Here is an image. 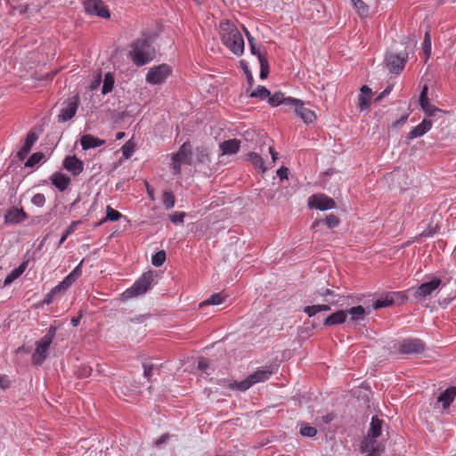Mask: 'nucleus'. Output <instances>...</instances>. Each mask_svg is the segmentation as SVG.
<instances>
[{"instance_id":"obj_1","label":"nucleus","mask_w":456,"mask_h":456,"mask_svg":"<svg viewBox=\"0 0 456 456\" xmlns=\"http://www.w3.org/2000/svg\"><path fill=\"white\" fill-rule=\"evenodd\" d=\"M384 421L378 416H373L370 424L367 436L362 442L361 449L362 452H366V456H381L385 450L383 443H379L376 438L382 434V427Z\"/></svg>"},{"instance_id":"obj_2","label":"nucleus","mask_w":456,"mask_h":456,"mask_svg":"<svg viewBox=\"0 0 456 456\" xmlns=\"http://www.w3.org/2000/svg\"><path fill=\"white\" fill-rule=\"evenodd\" d=\"M219 27L222 43L235 55H242L244 39L237 27L228 20L221 21Z\"/></svg>"},{"instance_id":"obj_3","label":"nucleus","mask_w":456,"mask_h":456,"mask_svg":"<svg viewBox=\"0 0 456 456\" xmlns=\"http://www.w3.org/2000/svg\"><path fill=\"white\" fill-rule=\"evenodd\" d=\"M132 47L129 54L137 67H142L155 58V48L151 45V37L145 33L133 44Z\"/></svg>"},{"instance_id":"obj_4","label":"nucleus","mask_w":456,"mask_h":456,"mask_svg":"<svg viewBox=\"0 0 456 456\" xmlns=\"http://www.w3.org/2000/svg\"><path fill=\"white\" fill-rule=\"evenodd\" d=\"M157 277L158 274L155 271H149L142 273V275L134 283V285L124 292V297L126 298H131L143 295L151 288L153 284L157 283L155 281Z\"/></svg>"},{"instance_id":"obj_5","label":"nucleus","mask_w":456,"mask_h":456,"mask_svg":"<svg viewBox=\"0 0 456 456\" xmlns=\"http://www.w3.org/2000/svg\"><path fill=\"white\" fill-rule=\"evenodd\" d=\"M57 328L51 325L47 333L38 341L36 342V350L32 354V363L41 365L47 357V351L55 338Z\"/></svg>"},{"instance_id":"obj_6","label":"nucleus","mask_w":456,"mask_h":456,"mask_svg":"<svg viewBox=\"0 0 456 456\" xmlns=\"http://www.w3.org/2000/svg\"><path fill=\"white\" fill-rule=\"evenodd\" d=\"M192 164V151L189 142H185L179 148L178 151L172 155L171 169L175 175L181 174L182 165Z\"/></svg>"},{"instance_id":"obj_7","label":"nucleus","mask_w":456,"mask_h":456,"mask_svg":"<svg viewBox=\"0 0 456 456\" xmlns=\"http://www.w3.org/2000/svg\"><path fill=\"white\" fill-rule=\"evenodd\" d=\"M441 284V279L434 277L431 281L424 282L415 289H409V292L415 299L422 300L432 295V293L438 289Z\"/></svg>"},{"instance_id":"obj_8","label":"nucleus","mask_w":456,"mask_h":456,"mask_svg":"<svg viewBox=\"0 0 456 456\" xmlns=\"http://www.w3.org/2000/svg\"><path fill=\"white\" fill-rule=\"evenodd\" d=\"M171 68L167 64H160L149 69L146 75V82L151 85H160L165 82L171 74Z\"/></svg>"},{"instance_id":"obj_9","label":"nucleus","mask_w":456,"mask_h":456,"mask_svg":"<svg viewBox=\"0 0 456 456\" xmlns=\"http://www.w3.org/2000/svg\"><path fill=\"white\" fill-rule=\"evenodd\" d=\"M79 105V97L75 95L68 98L62 102V107L58 115V121L61 123L70 120L77 113Z\"/></svg>"},{"instance_id":"obj_10","label":"nucleus","mask_w":456,"mask_h":456,"mask_svg":"<svg viewBox=\"0 0 456 456\" xmlns=\"http://www.w3.org/2000/svg\"><path fill=\"white\" fill-rule=\"evenodd\" d=\"M408 60V53L401 52L399 53H389L386 55V64L391 73L399 74L403 69Z\"/></svg>"},{"instance_id":"obj_11","label":"nucleus","mask_w":456,"mask_h":456,"mask_svg":"<svg viewBox=\"0 0 456 456\" xmlns=\"http://www.w3.org/2000/svg\"><path fill=\"white\" fill-rule=\"evenodd\" d=\"M85 11L87 14L109 18L110 16L106 5L101 0H86L84 2Z\"/></svg>"},{"instance_id":"obj_12","label":"nucleus","mask_w":456,"mask_h":456,"mask_svg":"<svg viewBox=\"0 0 456 456\" xmlns=\"http://www.w3.org/2000/svg\"><path fill=\"white\" fill-rule=\"evenodd\" d=\"M308 205L311 208L324 211L332 209L336 207L333 199L326 196L325 194H314L308 199Z\"/></svg>"},{"instance_id":"obj_13","label":"nucleus","mask_w":456,"mask_h":456,"mask_svg":"<svg viewBox=\"0 0 456 456\" xmlns=\"http://www.w3.org/2000/svg\"><path fill=\"white\" fill-rule=\"evenodd\" d=\"M425 350V344L419 338H407L403 340L398 351L401 354H420Z\"/></svg>"},{"instance_id":"obj_14","label":"nucleus","mask_w":456,"mask_h":456,"mask_svg":"<svg viewBox=\"0 0 456 456\" xmlns=\"http://www.w3.org/2000/svg\"><path fill=\"white\" fill-rule=\"evenodd\" d=\"M62 167L72 175L77 176L84 170V162L76 155L66 156L62 162Z\"/></svg>"},{"instance_id":"obj_15","label":"nucleus","mask_w":456,"mask_h":456,"mask_svg":"<svg viewBox=\"0 0 456 456\" xmlns=\"http://www.w3.org/2000/svg\"><path fill=\"white\" fill-rule=\"evenodd\" d=\"M27 218L28 215L23 208L12 207L4 215V223L6 224H16L25 221Z\"/></svg>"},{"instance_id":"obj_16","label":"nucleus","mask_w":456,"mask_h":456,"mask_svg":"<svg viewBox=\"0 0 456 456\" xmlns=\"http://www.w3.org/2000/svg\"><path fill=\"white\" fill-rule=\"evenodd\" d=\"M291 106L295 107L297 115L299 116L305 123H313L315 120L316 115L314 111L305 108L301 100H298L297 103L291 104Z\"/></svg>"},{"instance_id":"obj_17","label":"nucleus","mask_w":456,"mask_h":456,"mask_svg":"<svg viewBox=\"0 0 456 456\" xmlns=\"http://www.w3.org/2000/svg\"><path fill=\"white\" fill-rule=\"evenodd\" d=\"M431 127L432 122L428 119H423L419 125L411 129L408 134L406 137V143L409 144L411 140L424 135L431 129Z\"/></svg>"},{"instance_id":"obj_18","label":"nucleus","mask_w":456,"mask_h":456,"mask_svg":"<svg viewBox=\"0 0 456 456\" xmlns=\"http://www.w3.org/2000/svg\"><path fill=\"white\" fill-rule=\"evenodd\" d=\"M269 105L272 107H277L281 104L290 105L293 103H297L298 99L292 97H285L281 92H276L273 94H270L267 100Z\"/></svg>"},{"instance_id":"obj_19","label":"nucleus","mask_w":456,"mask_h":456,"mask_svg":"<svg viewBox=\"0 0 456 456\" xmlns=\"http://www.w3.org/2000/svg\"><path fill=\"white\" fill-rule=\"evenodd\" d=\"M37 138V134L35 132L30 131L28 133L24 145L17 153L19 159L23 160L27 158Z\"/></svg>"},{"instance_id":"obj_20","label":"nucleus","mask_w":456,"mask_h":456,"mask_svg":"<svg viewBox=\"0 0 456 456\" xmlns=\"http://www.w3.org/2000/svg\"><path fill=\"white\" fill-rule=\"evenodd\" d=\"M51 183L60 191H64L71 183V179L65 174L56 172L51 176Z\"/></svg>"},{"instance_id":"obj_21","label":"nucleus","mask_w":456,"mask_h":456,"mask_svg":"<svg viewBox=\"0 0 456 456\" xmlns=\"http://www.w3.org/2000/svg\"><path fill=\"white\" fill-rule=\"evenodd\" d=\"M320 295L325 297V302L332 305L344 306L346 305V297L344 296L337 295L331 289H326Z\"/></svg>"},{"instance_id":"obj_22","label":"nucleus","mask_w":456,"mask_h":456,"mask_svg":"<svg viewBox=\"0 0 456 456\" xmlns=\"http://www.w3.org/2000/svg\"><path fill=\"white\" fill-rule=\"evenodd\" d=\"M80 143L83 148V150L86 151L89 149L97 148L100 146H102L106 143L105 140L99 139L97 137H94L92 134H85L80 139Z\"/></svg>"},{"instance_id":"obj_23","label":"nucleus","mask_w":456,"mask_h":456,"mask_svg":"<svg viewBox=\"0 0 456 456\" xmlns=\"http://www.w3.org/2000/svg\"><path fill=\"white\" fill-rule=\"evenodd\" d=\"M456 396V387H449L437 397V402L442 403L443 408H448Z\"/></svg>"},{"instance_id":"obj_24","label":"nucleus","mask_w":456,"mask_h":456,"mask_svg":"<svg viewBox=\"0 0 456 456\" xmlns=\"http://www.w3.org/2000/svg\"><path fill=\"white\" fill-rule=\"evenodd\" d=\"M28 260L23 261L17 268L13 269L4 279L3 287L11 285L16 279H18L27 269Z\"/></svg>"},{"instance_id":"obj_25","label":"nucleus","mask_w":456,"mask_h":456,"mask_svg":"<svg viewBox=\"0 0 456 456\" xmlns=\"http://www.w3.org/2000/svg\"><path fill=\"white\" fill-rule=\"evenodd\" d=\"M346 320V312L344 310L337 311L330 315H329L323 321V325L325 326H333L338 324H342Z\"/></svg>"},{"instance_id":"obj_26","label":"nucleus","mask_w":456,"mask_h":456,"mask_svg":"<svg viewBox=\"0 0 456 456\" xmlns=\"http://www.w3.org/2000/svg\"><path fill=\"white\" fill-rule=\"evenodd\" d=\"M240 142L236 139L227 140L220 143V150L223 154H235L240 150Z\"/></svg>"},{"instance_id":"obj_27","label":"nucleus","mask_w":456,"mask_h":456,"mask_svg":"<svg viewBox=\"0 0 456 456\" xmlns=\"http://www.w3.org/2000/svg\"><path fill=\"white\" fill-rule=\"evenodd\" d=\"M361 93L358 96L359 108L361 110L367 109L370 104L371 89L367 86H362L360 89Z\"/></svg>"},{"instance_id":"obj_28","label":"nucleus","mask_w":456,"mask_h":456,"mask_svg":"<svg viewBox=\"0 0 456 456\" xmlns=\"http://www.w3.org/2000/svg\"><path fill=\"white\" fill-rule=\"evenodd\" d=\"M346 314H348L351 315L352 322L363 320L365 315L369 314L366 312L365 308L362 305L351 307L348 310H346Z\"/></svg>"},{"instance_id":"obj_29","label":"nucleus","mask_w":456,"mask_h":456,"mask_svg":"<svg viewBox=\"0 0 456 456\" xmlns=\"http://www.w3.org/2000/svg\"><path fill=\"white\" fill-rule=\"evenodd\" d=\"M272 370H257L254 373L249 375V378L251 379L253 385L258 383V382H264L272 375Z\"/></svg>"},{"instance_id":"obj_30","label":"nucleus","mask_w":456,"mask_h":456,"mask_svg":"<svg viewBox=\"0 0 456 456\" xmlns=\"http://www.w3.org/2000/svg\"><path fill=\"white\" fill-rule=\"evenodd\" d=\"M393 305H395L394 296L391 295V293H387L374 302L373 308L379 309V308L387 307V306H390Z\"/></svg>"},{"instance_id":"obj_31","label":"nucleus","mask_w":456,"mask_h":456,"mask_svg":"<svg viewBox=\"0 0 456 456\" xmlns=\"http://www.w3.org/2000/svg\"><path fill=\"white\" fill-rule=\"evenodd\" d=\"M114 83H115L114 75L110 72L106 73L104 76L103 85L102 87V94H107L110 93L113 90Z\"/></svg>"},{"instance_id":"obj_32","label":"nucleus","mask_w":456,"mask_h":456,"mask_svg":"<svg viewBox=\"0 0 456 456\" xmlns=\"http://www.w3.org/2000/svg\"><path fill=\"white\" fill-rule=\"evenodd\" d=\"M224 297L221 293H216L211 295L208 299L204 300L200 304V307H203L205 305H221L224 301Z\"/></svg>"},{"instance_id":"obj_33","label":"nucleus","mask_w":456,"mask_h":456,"mask_svg":"<svg viewBox=\"0 0 456 456\" xmlns=\"http://www.w3.org/2000/svg\"><path fill=\"white\" fill-rule=\"evenodd\" d=\"M162 203L166 209H170L175 206V198L171 190H167L163 192Z\"/></svg>"},{"instance_id":"obj_34","label":"nucleus","mask_w":456,"mask_h":456,"mask_svg":"<svg viewBox=\"0 0 456 456\" xmlns=\"http://www.w3.org/2000/svg\"><path fill=\"white\" fill-rule=\"evenodd\" d=\"M360 17H366L369 13V6L362 0H351Z\"/></svg>"},{"instance_id":"obj_35","label":"nucleus","mask_w":456,"mask_h":456,"mask_svg":"<svg viewBox=\"0 0 456 456\" xmlns=\"http://www.w3.org/2000/svg\"><path fill=\"white\" fill-rule=\"evenodd\" d=\"M195 154L198 162L201 164H208L210 162L209 155L207 148L205 147H197L195 150Z\"/></svg>"},{"instance_id":"obj_36","label":"nucleus","mask_w":456,"mask_h":456,"mask_svg":"<svg viewBox=\"0 0 456 456\" xmlns=\"http://www.w3.org/2000/svg\"><path fill=\"white\" fill-rule=\"evenodd\" d=\"M248 159L254 167L262 169L263 172L265 171V168L264 167V159L258 153H256V152L248 153Z\"/></svg>"},{"instance_id":"obj_37","label":"nucleus","mask_w":456,"mask_h":456,"mask_svg":"<svg viewBox=\"0 0 456 456\" xmlns=\"http://www.w3.org/2000/svg\"><path fill=\"white\" fill-rule=\"evenodd\" d=\"M259 64H260V74L259 77L261 79H265L269 74V62L267 60V56H260L259 55Z\"/></svg>"},{"instance_id":"obj_38","label":"nucleus","mask_w":456,"mask_h":456,"mask_svg":"<svg viewBox=\"0 0 456 456\" xmlns=\"http://www.w3.org/2000/svg\"><path fill=\"white\" fill-rule=\"evenodd\" d=\"M320 222L325 223L329 228H335L339 224V218L336 215L330 214L329 216H326L324 220L315 221L314 223V226L318 225Z\"/></svg>"},{"instance_id":"obj_39","label":"nucleus","mask_w":456,"mask_h":456,"mask_svg":"<svg viewBox=\"0 0 456 456\" xmlns=\"http://www.w3.org/2000/svg\"><path fill=\"white\" fill-rule=\"evenodd\" d=\"M270 96V91L263 86H257L255 90L249 94V97L265 99Z\"/></svg>"},{"instance_id":"obj_40","label":"nucleus","mask_w":456,"mask_h":456,"mask_svg":"<svg viewBox=\"0 0 456 456\" xmlns=\"http://www.w3.org/2000/svg\"><path fill=\"white\" fill-rule=\"evenodd\" d=\"M121 216L122 215L118 210H115L110 206H108L106 208V216L100 224L106 221H118L121 218Z\"/></svg>"},{"instance_id":"obj_41","label":"nucleus","mask_w":456,"mask_h":456,"mask_svg":"<svg viewBox=\"0 0 456 456\" xmlns=\"http://www.w3.org/2000/svg\"><path fill=\"white\" fill-rule=\"evenodd\" d=\"M45 158V154L43 152H35L33 153L26 161V167H33L37 164H38Z\"/></svg>"},{"instance_id":"obj_42","label":"nucleus","mask_w":456,"mask_h":456,"mask_svg":"<svg viewBox=\"0 0 456 456\" xmlns=\"http://www.w3.org/2000/svg\"><path fill=\"white\" fill-rule=\"evenodd\" d=\"M428 85H424L419 94V105L422 110H426L430 105L429 99L428 97Z\"/></svg>"},{"instance_id":"obj_43","label":"nucleus","mask_w":456,"mask_h":456,"mask_svg":"<svg viewBox=\"0 0 456 456\" xmlns=\"http://www.w3.org/2000/svg\"><path fill=\"white\" fill-rule=\"evenodd\" d=\"M299 433L301 436L305 437H314L317 434V429L305 423H303L300 427Z\"/></svg>"},{"instance_id":"obj_44","label":"nucleus","mask_w":456,"mask_h":456,"mask_svg":"<svg viewBox=\"0 0 456 456\" xmlns=\"http://www.w3.org/2000/svg\"><path fill=\"white\" fill-rule=\"evenodd\" d=\"M252 386H253V382H252L251 379L248 376L246 379H244L242 381L234 382L231 386V387L232 388H236V389H238L240 391H246L248 388H250Z\"/></svg>"},{"instance_id":"obj_45","label":"nucleus","mask_w":456,"mask_h":456,"mask_svg":"<svg viewBox=\"0 0 456 456\" xmlns=\"http://www.w3.org/2000/svg\"><path fill=\"white\" fill-rule=\"evenodd\" d=\"M166 257H167L166 252L164 250H160L152 256L151 264L156 267H159L166 261Z\"/></svg>"},{"instance_id":"obj_46","label":"nucleus","mask_w":456,"mask_h":456,"mask_svg":"<svg viewBox=\"0 0 456 456\" xmlns=\"http://www.w3.org/2000/svg\"><path fill=\"white\" fill-rule=\"evenodd\" d=\"M81 224V221H73L69 225V227L67 228V230L65 231V232L63 233V235L61 236L60 241H59V244H62L66 240L67 238L72 234L75 230L77 229V225Z\"/></svg>"},{"instance_id":"obj_47","label":"nucleus","mask_w":456,"mask_h":456,"mask_svg":"<svg viewBox=\"0 0 456 456\" xmlns=\"http://www.w3.org/2000/svg\"><path fill=\"white\" fill-rule=\"evenodd\" d=\"M248 45L250 47V52L253 55L257 56V59L259 60L260 56H266V53H262L259 48L256 47V45L255 43V38L253 36H248Z\"/></svg>"},{"instance_id":"obj_48","label":"nucleus","mask_w":456,"mask_h":456,"mask_svg":"<svg viewBox=\"0 0 456 456\" xmlns=\"http://www.w3.org/2000/svg\"><path fill=\"white\" fill-rule=\"evenodd\" d=\"M134 151V144L128 141L122 147V153L126 159H129Z\"/></svg>"},{"instance_id":"obj_49","label":"nucleus","mask_w":456,"mask_h":456,"mask_svg":"<svg viewBox=\"0 0 456 456\" xmlns=\"http://www.w3.org/2000/svg\"><path fill=\"white\" fill-rule=\"evenodd\" d=\"M171 438L177 439V436L169 433H165L154 442V445L156 447H160L162 444L167 443Z\"/></svg>"},{"instance_id":"obj_50","label":"nucleus","mask_w":456,"mask_h":456,"mask_svg":"<svg viewBox=\"0 0 456 456\" xmlns=\"http://www.w3.org/2000/svg\"><path fill=\"white\" fill-rule=\"evenodd\" d=\"M240 66L247 77V80H248V86L249 87H252L253 86V83H254V77H253V75L251 73V71L249 70L248 67V64L247 62H245L244 61H240Z\"/></svg>"},{"instance_id":"obj_51","label":"nucleus","mask_w":456,"mask_h":456,"mask_svg":"<svg viewBox=\"0 0 456 456\" xmlns=\"http://www.w3.org/2000/svg\"><path fill=\"white\" fill-rule=\"evenodd\" d=\"M185 216L184 212H175L169 216V219L174 224H183Z\"/></svg>"},{"instance_id":"obj_52","label":"nucleus","mask_w":456,"mask_h":456,"mask_svg":"<svg viewBox=\"0 0 456 456\" xmlns=\"http://www.w3.org/2000/svg\"><path fill=\"white\" fill-rule=\"evenodd\" d=\"M31 202L33 205L41 208L45 203V197L43 193H37L32 197Z\"/></svg>"},{"instance_id":"obj_53","label":"nucleus","mask_w":456,"mask_h":456,"mask_svg":"<svg viewBox=\"0 0 456 456\" xmlns=\"http://www.w3.org/2000/svg\"><path fill=\"white\" fill-rule=\"evenodd\" d=\"M423 49L427 57H429L431 53V38L429 34L427 32L425 34L424 41H423Z\"/></svg>"},{"instance_id":"obj_54","label":"nucleus","mask_w":456,"mask_h":456,"mask_svg":"<svg viewBox=\"0 0 456 456\" xmlns=\"http://www.w3.org/2000/svg\"><path fill=\"white\" fill-rule=\"evenodd\" d=\"M409 118V114L403 115L399 119L391 124V128L397 129L403 126Z\"/></svg>"},{"instance_id":"obj_55","label":"nucleus","mask_w":456,"mask_h":456,"mask_svg":"<svg viewBox=\"0 0 456 456\" xmlns=\"http://www.w3.org/2000/svg\"><path fill=\"white\" fill-rule=\"evenodd\" d=\"M208 368V360L205 357H200L198 361V369L204 373H207Z\"/></svg>"},{"instance_id":"obj_56","label":"nucleus","mask_w":456,"mask_h":456,"mask_svg":"<svg viewBox=\"0 0 456 456\" xmlns=\"http://www.w3.org/2000/svg\"><path fill=\"white\" fill-rule=\"evenodd\" d=\"M142 367H143V376L145 378H147V379L150 381L151 380V377L152 375V370L155 368V365L154 364L143 363Z\"/></svg>"},{"instance_id":"obj_57","label":"nucleus","mask_w":456,"mask_h":456,"mask_svg":"<svg viewBox=\"0 0 456 456\" xmlns=\"http://www.w3.org/2000/svg\"><path fill=\"white\" fill-rule=\"evenodd\" d=\"M304 312L309 316V317H312L314 315H315L317 313H320L319 312V307H318V305H308V306H305L304 308Z\"/></svg>"},{"instance_id":"obj_58","label":"nucleus","mask_w":456,"mask_h":456,"mask_svg":"<svg viewBox=\"0 0 456 456\" xmlns=\"http://www.w3.org/2000/svg\"><path fill=\"white\" fill-rule=\"evenodd\" d=\"M423 111L426 113L427 116L433 117L436 115V112H441L442 110L436 107L435 105L430 104Z\"/></svg>"},{"instance_id":"obj_59","label":"nucleus","mask_w":456,"mask_h":456,"mask_svg":"<svg viewBox=\"0 0 456 456\" xmlns=\"http://www.w3.org/2000/svg\"><path fill=\"white\" fill-rule=\"evenodd\" d=\"M69 288V285L63 280L57 286L53 289V292L61 293Z\"/></svg>"},{"instance_id":"obj_60","label":"nucleus","mask_w":456,"mask_h":456,"mask_svg":"<svg viewBox=\"0 0 456 456\" xmlns=\"http://www.w3.org/2000/svg\"><path fill=\"white\" fill-rule=\"evenodd\" d=\"M391 295L394 296L395 303L397 301L403 303L407 299V297L403 292H391Z\"/></svg>"},{"instance_id":"obj_61","label":"nucleus","mask_w":456,"mask_h":456,"mask_svg":"<svg viewBox=\"0 0 456 456\" xmlns=\"http://www.w3.org/2000/svg\"><path fill=\"white\" fill-rule=\"evenodd\" d=\"M288 174H289V168L281 167L277 170V175L281 179V181H283V179H288Z\"/></svg>"},{"instance_id":"obj_62","label":"nucleus","mask_w":456,"mask_h":456,"mask_svg":"<svg viewBox=\"0 0 456 456\" xmlns=\"http://www.w3.org/2000/svg\"><path fill=\"white\" fill-rule=\"evenodd\" d=\"M82 265L83 260L75 267V269L70 273L72 276L77 278V280L81 276L82 274Z\"/></svg>"},{"instance_id":"obj_63","label":"nucleus","mask_w":456,"mask_h":456,"mask_svg":"<svg viewBox=\"0 0 456 456\" xmlns=\"http://www.w3.org/2000/svg\"><path fill=\"white\" fill-rule=\"evenodd\" d=\"M28 9L29 7L28 4L19 5L13 8V13L15 14L16 12H18L19 14H25L26 12H28Z\"/></svg>"},{"instance_id":"obj_64","label":"nucleus","mask_w":456,"mask_h":456,"mask_svg":"<svg viewBox=\"0 0 456 456\" xmlns=\"http://www.w3.org/2000/svg\"><path fill=\"white\" fill-rule=\"evenodd\" d=\"M9 386H10V380H9L8 377L5 375L0 376V388L5 389V388L9 387Z\"/></svg>"}]
</instances>
